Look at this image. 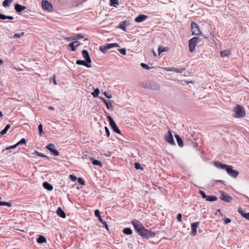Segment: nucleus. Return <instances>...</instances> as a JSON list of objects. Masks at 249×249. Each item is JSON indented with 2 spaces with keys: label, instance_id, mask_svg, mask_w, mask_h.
<instances>
[{
  "label": "nucleus",
  "instance_id": "1",
  "mask_svg": "<svg viewBox=\"0 0 249 249\" xmlns=\"http://www.w3.org/2000/svg\"><path fill=\"white\" fill-rule=\"evenodd\" d=\"M131 223L134 227L135 230L141 236L149 238L154 237L156 235V233L154 232L146 229L142 223L138 220L134 219L132 221Z\"/></svg>",
  "mask_w": 249,
  "mask_h": 249
},
{
  "label": "nucleus",
  "instance_id": "2",
  "mask_svg": "<svg viewBox=\"0 0 249 249\" xmlns=\"http://www.w3.org/2000/svg\"><path fill=\"white\" fill-rule=\"evenodd\" d=\"M213 164L218 168L225 169L230 176L234 178H236L239 174L237 171L233 170L232 166L231 165H228L218 161H214Z\"/></svg>",
  "mask_w": 249,
  "mask_h": 249
},
{
  "label": "nucleus",
  "instance_id": "3",
  "mask_svg": "<svg viewBox=\"0 0 249 249\" xmlns=\"http://www.w3.org/2000/svg\"><path fill=\"white\" fill-rule=\"evenodd\" d=\"M233 111L235 113L234 117L235 118H242L246 115V111L244 108L240 105H236L234 108Z\"/></svg>",
  "mask_w": 249,
  "mask_h": 249
},
{
  "label": "nucleus",
  "instance_id": "4",
  "mask_svg": "<svg viewBox=\"0 0 249 249\" xmlns=\"http://www.w3.org/2000/svg\"><path fill=\"white\" fill-rule=\"evenodd\" d=\"M199 38L197 37H194L189 40V51L193 53L195 50L196 46L198 42Z\"/></svg>",
  "mask_w": 249,
  "mask_h": 249
},
{
  "label": "nucleus",
  "instance_id": "5",
  "mask_svg": "<svg viewBox=\"0 0 249 249\" xmlns=\"http://www.w3.org/2000/svg\"><path fill=\"white\" fill-rule=\"evenodd\" d=\"M191 31L193 35H199L201 34L198 25L194 21L191 22Z\"/></svg>",
  "mask_w": 249,
  "mask_h": 249
},
{
  "label": "nucleus",
  "instance_id": "6",
  "mask_svg": "<svg viewBox=\"0 0 249 249\" xmlns=\"http://www.w3.org/2000/svg\"><path fill=\"white\" fill-rule=\"evenodd\" d=\"M107 118L108 120L109 124L112 128L113 130L118 134H121L120 130L117 127L116 124L115 123L112 118L109 116H107Z\"/></svg>",
  "mask_w": 249,
  "mask_h": 249
},
{
  "label": "nucleus",
  "instance_id": "7",
  "mask_svg": "<svg viewBox=\"0 0 249 249\" xmlns=\"http://www.w3.org/2000/svg\"><path fill=\"white\" fill-rule=\"evenodd\" d=\"M165 140L171 145H175V142L173 139V137L171 131L169 130L167 134L164 136Z\"/></svg>",
  "mask_w": 249,
  "mask_h": 249
},
{
  "label": "nucleus",
  "instance_id": "8",
  "mask_svg": "<svg viewBox=\"0 0 249 249\" xmlns=\"http://www.w3.org/2000/svg\"><path fill=\"white\" fill-rule=\"evenodd\" d=\"M46 148H47L53 155L55 156L59 155V152L55 148V145L53 144H49L46 146Z\"/></svg>",
  "mask_w": 249,
  "mask_h": 249
},
{
  "label": "nucleus",
  "instance_id": "9",
  "mask_svg": "<svg viewBox=\"0 0 249 249\" xmlns=\"http://www.w3.org/2000/svg\"><path fill=\"white\" fill-rule=\"evenodd\" d=\"M221 196L220 198L226 202H230L231 201L232 197L227 193L224 191H220Z\"/></svg>",
  "mask_w": 249,
  "mask_h": 249
},
{
  "label": "nucleus",
  "instance_id": "10",
  "mask_svg": "<svg viewBox=\"0 0 249 249\" xmlns=\"http://www.w3.org/2000/svg\"><path fill=\"white\" fill-rule=\"evenodd\" d=\"M42 8L44 10L52 11L53 10L52 4L47 0H44L42 2Z\"/></svg>",
  "mask_w": 249,
  "mask_h": 249
},
{
  "label": "nucleus",
  "instance_id": "11",
  "mask_svg": "<svg viewBox=\"0 0 249 249\" xmlns=\"http://www.w3.org/2000/svg\"><path fill=\"white\" fill-rule=\"evenodd\" d=\"M118 45L117 43H109L107 44L105 46L102 47L101 46L100 47V50L103 52L105 53L107 50L112 48L114 47H118Z\"/></svg>",
  "mask_w": 249,
  "mask_h": 249
},
{
  "label": "nucleus",
  "instance_id": "12",
  "mask_svg": "<svg viewBox=\"0 0 249 249\" xmlns=\"http://www.w3.org/2000/svg\"><path fill=\"white\" fill-rule=\"evenodd\" d=\"M199 225V222H194L191 224V234L195 236L197 234V229Z\"/></svg>",
  "mask_w": 249,
  "mask_h": 249
},
{
  "label": "nucleus",
  "instance_id": "13",
  "mask_svg": "<svg viewBox=\"0 0 249 249\" xmlns=\"http://www.w3.org/2000/svg\"><path fill=\"white\" fill-rule=\"evenodd\" d=\"M82 54L83 57L85 58L88 63H90L91 62V60L89 57V53L87 50H83L82 52Z\"/></svg>",
  "mask_w": 249,
  "mask_h": 249
},
{
  "label": "nucleus",
  "instance_id": "14",
  "mask_svg": "<svg viewBox=\"0 0 249 249\" xmlns=\"http://www.w3.org/2000/svg\"><path fill=\"white\" fill-rule=\"evenodd\" d=\"M16 148V144L13 145L12 146H10L6 147L5 149H4L2 150V153L3 155H8L11 153V151L10 150L12 149Z\"/></svg>",
  "mask_w": 249,
  "mask_h": 249
},
{
  "label": "nucleus",
  "instance_id": "15",
  "mask_svg": "<svg viewBox=\"0 0 249 249\" xmlns=\"http://www.w3.org/2000/svg\"><path fill=\"white\" fill-rule=\"evenodd\" d=\"M147 18V16L143 14H140L135 18V21L136 22H141L145 20Z\"/></svg>",
  "mask_w": 249,
  "mask_h": 249
},
{
  "label": "nucleus",
  "instance_id": "16",
  "mask_svg": "<svg viewBox=\"0 0 249 249\" xmlns=\"http://www.w3.org/2000/svg\"><path fill=\"white\" fill-rule=\"evenodd\" d=\"M238 212L245 218L249 221V213H245V211L243 210L241 207L238 209Z\"/></svg>",
  "mask_w": 249,
  "mask_h": 249
},
{
  "label": "nucleus",
  "instance_id": "17",
  "mask_svg": "<svg viewBox=\"0 0 249 249\" xmlns=\"http://www.w3.org/2000/svg\"><path fill=\"white\" fill-rule=\"evenodd\" d=\"M76 64L79 65H83L87 68H90L91 67V65L89 64V63H88L86 61H85L84 60H78L76 62Z\"/></svg>",
  "mask_w": 249,
  "mask_h": 249
},
{
  "label": "nucleus",
  "instance_id": "18",
  "mask_svg": "<svg viewBox=\"0 0 249 249\" xmlns=\"http://www.w3.org/2000/svg\"><path fill=\"white\" fill-rule=\"evenodd\" d=\"M56 213L58 215H59V216H60L62 218H64L66 217L65 213H64V212L62 210V209L60 207H59L57 209V211H56Z\"/></svg>",
  "mask_w": 249,
  "mask_h": 249
},
{
  "label": "nucleus",
  "instance_id": "19",
  "mask_svg": "<svg viewBox=\"0 0 249 249\" xmlns=\"http://www.w3.org/2000/svg\"><path fill=\"white\" fill-rule=\"evenodd\" d=\"M231 53V52L230 50L227 49L220 52V56L221 57H226L229 56Z\"/></svg>",
  "mask_w": 249,
  "mask_h": 249
},
{
  "label": "nucleus",
  "instance_id": "20",
  "mask_svg": "<svg viewBox=\"0 0 249 249\" xmlns=\"http://www.w3.org/2000/svg\"><path fill=\"white\" fill-rule=\"evenodd\" d=\"M43 187L48 191H52L53 189V186L47 182H44L43 183Z\"/></svg>",
  "mask_w": 249,
  "mask_h": 249
},
{
  "label": "nucleus",
  "instance_id": "21",
  "mask_svg": "<svg viewBox=\"0 0 249 249\" xmlns=\"http://www.w3.org/2000/svg\"><path fill=\"white\" fill-rule=\"evenodd\" d=\"M175 137L177 140L178 145L180 147H182L183 146V143L182 140H181V139L179 137V136L178 135H175Z\"/></svg>",
  "mask_w": 249,
  "mask_h": 249
},
{
  "label": "nucleus",
  "instance_id": "22",
  "mask_svg": "<svg viewBox=\"0 0 249 249\" xmlns=\"http://www.w3.org/2000/svg\"><path fill=\"white\" fill-rule=\"evenodd\" d=\"M14 0H4L2 2V6L4 7H7L10 6V4L12 3Z\"/></svg>",
  "mask_w": 249,
  "mask_h": 249
},
{
  "label": "nucleus",
  "instance_id": "23",
  "mask_svg": "<svg viewBox=\"0 0 249 249\" xmlns=\"http://www.w3.org/2000/svg\"><path fill=\"white\" fill-rule=\"evenodd\" d=\"M37 242L38 243H46L47 240L44 236L40 235L37 239Z\"/></svg>",
  "mask_w": 249,
  "mask_h": 249
},
{
  "label": "nucleus",
  "instance_id": "24",
  "mask_svg": "<svg viewBox=\"0 0 249 249\" xmlns=\"http://www.w3.org/2000/svg\"><path fill=\"white\" fill-rule=\"evenodd\" d=\"M217 199V197L215 196H207L206 200L209 201H216Z\"/></svg>",
  "mask_w": 249,
  "mask_h": 249
},
{
  "label": "nucleus",
  "instance_id": "25",
  "mask_svg": "<svg viewBox=\"0 0 249 249\" xmlns=\"http://www.w3.org/2000/svg\"><path fill=\"white\" fill-rule=\"evenodd\" d=\"M169 51L168 47H164L162 46H160L158 49L159 53L160 54L163 52H168Z\"/></svg>",
  "mask_w": 249,
  "mask_h": 249
},
{
  "label": "nucleus",
  "instance_id": "26",
  "mask_svg": "<svg viewBox=\"0 0 249 249\" xmlns=\"http://www.w3.org/2000/svg\"><path fill=\"white\" fill-rule=\"evenodd\" d=\"M25 9H26L25 6H22V5H20L17 3V12H20Z\"/></svg>",
  "mask_w": 249,
  "mask_h": 249
},
{
  "label": "nucleus",
  "instance_id": "27",
  "mask_svg": "<svg viewBox=\"0 0 249 249\" xmlns=\"http://www.w3.org/2000/svg\"><path fill=\"white\" fill-rule=\"evenodd\" d=\"M10 127V124H7L5 126V127H4V128L1 132H0V134L1 135H4V134H6Z\"/></svg>",
  "mask_w": 249,
  "mask_h": 249
},
{
  "label": "nucleus",
  "instance_id": "28",
  "mask_svg": "<svg viewBox=\"0 0 249 249\" xmlns=\"http://www.w3.org/2000/svg\"><path fill=\"white\" fill-rule=\"evenodd\" d=\"M123 232L127 235H130L132 233V231L130 228H124L123 230Z\"/></svg>",
  "mask_w": 249,
  "mask_h": 249
},
{
  "label": "nucleus",
  "instance_id": "29",
  "mask_svg": "<svg viewBox=\"0 0 249 249\" xmlns=\"http://www.w3.org/2000/svg\"><path fill=\"white\" fill-rule=\"evenodd\" d=\"M92 162L93 164L95 165H98L100 167H102L103 166L102 163L100 161L97 160H93Z\"/></svg>",
  "mask_w": 249,
  "mask_h": 249
},
{
  "label": "nucleus",
  "instance_id": "30",
  "mask_svg": "<svg viewBox=\"0 0 249 249\" xmlns=\"http://www.w3.org/2000/svg\"><path fill=\"white\" fill-rule=\"evenodd\" d=\"M110 5L112 6L116 7L119 5L118 0H110Z\"/></svg>",
  "mask_w": 249,
  "mask_h": 249
},
{
  "label": "nucleus",
  "instance_id": "31",
  "mask_svg": "<svg viewBox=\"0 0 249 249\" xmlns=\"http://www.w3.org/2000/svg\"><path fill=\"white\" fill-rule=\"evenodd\" d=\"M75 42H71L68 45V47L71 48V51H75L76 49V47L75 45Z\"/></svg>",
  "mask_w": 249,
  "mask_h": 249
},
{
  "label": "nucleus",
  "instance_id": "32",
  "mask_svg": "<svg viewBox=\"0 0 249 249\" xmlns=\"http://www.w3.org/2000/svg\"><path fill=\"white\" fill-rule=\"evenodd\" d=\"M0 206H7L8 207H11L12 204L8 202L0 201Z\"/></svg>",
  "mask_w": 249,
  "mask_h": 249
},
{
  "label": "nucleus",
  "instance_id": "33",
  "mask_svg": "<svg viewBox=\"0 0 249 249\" xmlns=\"http://www.w3.org/2000/svg\"><path fill=\"white\" fill-rule=\"evenodd\" d=\"M38 130H39V134L41 136L44 133L43 131V125L41 124H40L38 126Z\"/></svg>",
  "mask_w": 249,
  "mask_h": 249
},
{
  "label": "nucleus",
  "instance_id": "34",
  "mask_svg": "<svg viewBox=\"0 0 249 249\" xmlns=\"http://www.w3.org/2000/svg\"><path fill=\"white\" fill-rule=\"evenodd\" d=\"M106 107L108 109L113 110V107L110 101L107 103Z\"/></svg>",
  "mask_w": 249,
  "mask_h": 249
},
{
  "label": "nucleus",
  "instance_id": "35",
  "mask_svg": "<svg viewBox=\"0 0 249 249\" xmlns=\"http://www.w3.org/2000/svg\"><path fill=\"white\" fill-rule=\"evenodd\" d=\"M164 69L167 71H172L175 72V70H176V68L174 67H166V68H164Z\"/></svg>",
  "mask_w": 249,
  "mask_h": 249
},
{
  "label": "nucleus",
  "instance_id": "36",
  "mask_svg": "<svg viewBox=\"0 0 249 249\" xmlns=\"http://www.w3.org/2000/svg\"><path fill=\"white\" fill-rule=\"evenodd\" d=\"M34 154L40 157L48 158L47 156L44 155L43 153H40L38 151H35Z\"/></svg>",
  "mask_w": 249,
  "mask_h": 249
},
{
  "label": "nucleus",
  "instance_id": "37",
  "mask_svg": "<svg viewBox=\"0 0 249 249\" xmlns=\"http://www.w3.org/2000/svg\"><path fill=\"white\" fill-rule=\"evenodd\" d=\"M99 93V90L98 89H95L93 92L92 93V95L94 97L98 96V94Z\"/></svg>",
  "mask_w": 249,
  "mask_h": 249
},
{
  "label": "nucleus",
  "instance_id": "38",
  "mask_svg": "<svg viewBox=\"0 0 249 249\" xmlns=\"http://www.w3.org/2000/svg\"><path fill=\"white\" fill-rule=\"evenodd\" d=\"M26 143V140L24 138H22L20 141L17 142V146L22 144H25Z\"/></svg>",
  "mask_w": 249,
  "mask_h": 249
},
{
  "label": "nucleus",
  "instance_id": "39",
  "mask_svg": "<svg viewBox=\"0 0 249 249\" xmlns=\"http://www.w3.org/2000/svg\"><path fill=\"white\" fill-rule=\"evenodd\" d=\"M185 70L184 68H181L179 69L176 68L175 72L178 73H182Z\"/></svg>",
  "mask_w": 249,
  "mask_h": 249
},
{
  "label": "nucleus",
  "instance_id": "40",
  "mask_svg": "<svg viewBox=\"0 0 249 249\" xmlns=\"http://www.w3.org/2000/svg\"><path fill=\"white\" fill-rule=\"evenodd\" d=\"M141 66L142 68H143L144 69H145L146 70H149L150 69V67L148 65H147L146 64L143 63L141 64Z\"/></svg>",
  "mask_w": 249,
  "mask_h": 249
},
{
  "label": "nucleus",
  "instance_id": "41",
  "mask_svg": "<svg viewBox=\"0 0 249 249\" xmlns=\"http://www.w3.org/2000/svg\"><path fill=\"white\" fill-rule=\"evenodd\" d=\"M135 168L136 169H141V170L143 169V168L141 167L140 164L139 163H136V162L135 163Z\"/></svg>",
  "mask_w": 249,
  "mask_h": 249
},
{
  "label": "nucleus",
  "instance_id": "42",
  "mask_svg": "<svg viewBox=\"0 0 249 249\" xmlns=\"http://www.w3.org/2000/svg\"><path fill=\"white\" fill-rule=\"evenodd\" d=\"M177 219L178 221L179 222H182V214L181 213H178L177 215Z\"/></svg>",
  "mask_w": 249,
  "mask_h": 249
},
{
  "label": "nucleus",
  "instance_id": "43",
  "mask_svg": "<svg viewBox=\"0 0 249 249\" xmlns=\"http://www.w3.org/2000/svg\"><path fill=\"white\" fill-rule=\"evenodd\" d=\"M70 178L72 181H74V182L76 181L77 179V178L73 175H70Z\"/></svg>",
  "mask_w": 249,
  "mask_h": 249
},
{
  "label": "nucleus",
  "instance_id": "44",
  "mask_svg": "<svg viewBox=\"0 0 249 249\" xmlns=\"http://www.w3.org/2000/svg\"><path fill=\"white\" fill-rule=\"evenodd\" d=\"M119 51L121 54H122L123 55L126 54V50H125V49H124V48L120 49H119Z\"/></svg>",
  "mask_w": 249,
  "mask_h": 249
},
{
  "label": "nucleus",
  "instance_id": "45",
  "mask_svg": "<svg viewBox=\"0 0 249 249\" xmlns=\"http://www.w3.org/2000/svg\"><path fill=\"white\" fill-rule=\"evenodd\" d=\"M77 179H78V182L80 184H82V185H84L85 184V181L82 178H79Z\"/></svg>",
  "mask_w": 249,
  "mask_h": 249
},
{
  "label": "nucleus",
  "instance_id": "46",
  "mask_svg": "<svg viewBox=\"0 0 249 249\" xmlns=\"http://www.w3.org/2000/svg\"><path fill=\"white\" fill-rule=\"evenodd\" d=\"M231 220L228 218H225L224 219V222L225 224H227L231 223Z\"/></svg>",
  "mask_w": 249,
  "mask_h": 249
},
{
  "label": "nucleus",
  "instance_id": "47",
  "mask_svg": "<svg viewBox=\"0 0 249 249\" xmlns=\"http://www.w3.org/2000/svg\"><path fill=\"white\" fill-rule=\"evenodd\" d=\"M7 16H6L3 14L0 13V19L4 20V19H7Z\"/></svg>",
  "mask_w": 249,
  "mask_h": 249
},
{
  "label": "nucleus",
  "instance_id": "48",
  "mask_svg": "<svg viewBox=\"0 0 249 249\" xmlns=\"http://www.w3.org/2000/svg\"><path fill=\"white\" fill-rule=\"evenodd\" d=\"M199 193L200 194V195H201L202 197L203 198H206L207 196V195H206L205 193L202 191H199Z\"/></svg>",
  "mask_w": 249,
  "mask_h": 249
},
{
  "label": "nucleus",
  "instance_id": "49",
  "mask_svg": "<svg viewBox=\"0 0 249 249\" xmlns=\"http://www.w3.org/2000/svg\"><path fill=\"white\" fill-rule=\"evenodd\" d=\"M94 213L96 217L98 218L100 217V212L98 210H96L94 212Z\"/></svg>",
  "mask_w": 249,
  "mask_h": 249
},
{
  "label": "nucleus",
  "instance_id": "50",
  "mask_svg": "<svg viewBox=\"0 0 249 249\" xmlns=\"http://www.w3.org/2000/svg\"><path fill=\"white\" fill-rule=\"evenodd\" d=\"M99 218V220L100 221V222H101L102 223L104 224L105 225V226L106 227L107 229V225L106 223V222L102 219V218L101 217V216L100 217L98 218Z\"/></svg>",
  "mask_w": 249,
  "mask_h": 249
},
{
  "label": "nucleus",
  "instance_id": "51",
  "mask_svg": "<svg viewBox=\"0 0 249 249\" xmlns=\"http://www.w3.org/2000/svg\"><path fill=\"white\" fill-rule=\"evenodd\" d=\"M84 38V36L81 34H79L76 35V38L81 39V38ZM75 39V38H74L72 39Z\"/></svg>",
  "mask_w": 249,
  "mask_h": 249
},
{
  "label": "nucleus",
  "instance_id": "52",
  "mask_svg": "<svg viewBox=\"0 0 249 249\" xmlns=\"http://www.w3.org/2000/svg\"><path fill=\"white\" fill-rule=\"evenodd\" d=\"M25 33L23 32H21L20 33H17V38H19L21 36H24Z\"/></svg>",
  "mask_w": 249,
  "mask_h": 249
},
{
  "label": "nucleus",
  "instance_id": "53",
  "mask_svg": "<svg viewBox=\"0 0 249 249\" xmlns=\"http://www.w3.org/2000/svg\"><path fill=\"white\" fill-rule=\"evenodd\" d=\"M105 128L106 133L107 134V136L108 137H109V136H110V132H109V130L107 126H105Z\"/></svg>",
  "mask_w": 249,
  "mask_h": 249
},
{
  "label": "nucleus",
  "instance_id": "54",
  "mask_svg": "<svg viewBox=\"0 0 249 249\" xmlns=\"http://www.w3.org/2000/svg\"><path fill=\"white\" fill-rule=\"evenodd\" d=\"M53 80V82L54 85H57V82L55 79V76L53 75V77L50 79V82L51 81V80Z\"/></svg>",
  "mask_w": 249,
  "mask_h": 249
},
{
  "label": "nucleus",
  "instance_id": "55",
  "mask_svg": "<svg viewBox=\"0 0 249 249\" xmlns=\"http://www.w3.org/2000/svg\"><path fill=\"white\" fill-rule=\"evenodd\" d=\"M104 155L106 157H109L111 155V153L109 151H107L106 153H104Z\"/></svg>",
  "mask_w": 249,
  "mask_h": 249
},
{
  "label": "nucleus",
  "instance_id": "56",
  "mask_svg": "<svg viewBox=\"0 0 249 249\" xmlns=\"http://www.w3.org/2000/svg\"><path fill=\"white\" fill-rule=\"evenodd\" d=\"M104 94L107 98H111L112 97V96L111 95H109L108 93L107 92V91H105L104 92Z\"/></svg>",
  "mask_w": 249,
  "mask_h": 249
},
{
  "label": "nucleus",
  "instance_id": "57",
  "mask_svg": "<svg viewBox=\"0 0 249 249\" xmlns=\"http://www.w3.org/2000/svg\"><path fill=\"white\" fill-rule=\"evenodd\" d=\"M73 42H77V43H75V45L76 47H77L78 46H79L80 45V43L77 41H74Z\"/></svg>",
  "mask_w": 249,
  "mask_h": 249
},
{
  "label": "nucleus",
  "instance_id": "58",
  "mask_svg": "<svg viewBox=\"0 0 249 249\" xmlns=\"http://www.w3.org/2000/svg\"><path fill=\"white\" fill-rule=\"evenodd\" d=\"M7 19H11V20H12V19H14V18H13V17H12V16H7Z\"/></svg>",
  "mask_w": 249,
  "mask_h": 249
},
{
  "label": "nucleus",
  "instance_id": "59",
  "mask_svg": "<svg viewBox=\"0 0 249 249\" xmlns=\"http://www.w3.org/2000/svg\"><path fill=\"white\" fill-rule=\"evenodd\" d=\"M48 109L50 110H53L54 109V107H52V106H50L49 107H48Z\"/></svg>",
  "mask_w": 249,
  "mask_h": 249
},
{
  "label": "nucleus",
  "instance_id": "60",
  "mask_svg": "<svg viewBox=\"0 0 249 249\" xmlns=\"http://www.w3.org/2000/svg\"><path fill=\"white\" fill-rule=\"evenodd\" d=\"M103 101L105 103V104H106V105H107V103H108V102H109V101H106L105 99H103Z\"/></svg>",
  "mask_w": 249,
  "mask_h": 249
},
{
  "label": "nucleus",
  "instance_id": "61",
  "mask_svg": "<svg viewBox=\"0 0 249 249\" xmlns=\"http://www.w3.org/2000/svg\"><path fill=\"white\" fill-rule=\"evenodd\" d=\"M3 64V61L0 59V65Z\"/></svg>",
  "mask_w": 249,
  "mask_h": 249
},
{
  "label": "nucleus",
  "instance_id": "62",
  "mask_svg": "<svg viewBox=\"0 0 249 249\" xmlns=\"http://www.w3.org/2000/svg\"><path fill=\"white\" fill-rule=\"evenodd\" d=\"M119 27H120V28H121V29H123V28H124V27H123V26H122V25H119Z\"/></svg>",
  "mask_w": 249,
  "mask_h": 249
},
{
  "label": "nucleus",
  "instance_id": "63",
  "mask_svg": "<svg viewBox=\"0 0 249 249\" xmlns=\"http://www.w3.org/2000/svg\"><path fill=\"white\" fill-rule=\"evenodd\" d=\"M2 112L0 111V117H2Z\"/></svg>",
  "mask_w": 249,
  "mask_h": 249
},
{
  "label": "nucleus",
  "instance_id": "64",
  "mask_svg": "<svg viewBox=\"0 0 249 249\" xmlns=\"http://www.w3.org/2000/svg\"><path fill=\"white\" fill-rule=\"evenodd\" d=\"M16 34H15L13 35V37L15 38H16Z\"/></svg>",
  "mask_w": 249,
  "mask_h": 249
}]
</instances>
